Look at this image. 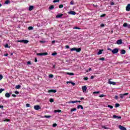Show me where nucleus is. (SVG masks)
Masks as SVG:
<instances>
[{
	"mask_svg": "<svg viewBox=\"0 0 130 130\" xmlns=\"http://www.w3.org/2000/svg\"><path fill=\"white\" fill-rule=\"evenodd\" d=\"M81 50L82 49L81 48H73L71 49V51H76L77 52H80V51H81Z\"/></svg>",
	"mask_w": 130,
	"mask_h": 130,
	"instance_id": "1",
	"label": "nucleus"
},
{
	"mask_svg": "<svg viewBox=\"0 0 130 130\" xmlns=\"http://www.w3.org/2000/svg\"><path fill=\"white\" fill-rule=\"evenodd\" d=\"M17 42H21L22 43H24L25 44H27V43L29 42V41L27 40H18Z\"/></svg>",
	"mask_w": 130,
	"mask_h": 130,
	"instance_id": "2",
	"label": "nucleus"
},
{
	"mask_svg": "<svg viewBox=\"0 0 130 130\" xmlns=\"http://www.w3.org/2000/svg\"><path fill=\"white\" fill-rule=\"evenodd\" d=\"M81 103V101H71L68 102L69 104H74V103Z\"/></svg>",
	"mask_w": 130,
	"mask_h": 130,
	"instance_id": "3",
	"label": "nucleus"
},
{
	"mask_svg": "<svg viewBox=\"0 0 130 130\" xmlns=\"http://www.w3.org/2000/svg\"><path fill=\"white\" fill-rule=\"evenodd\" d=\"M127 95H128V93H125L124 94H120L119 96L121 99H123V98L124 96H126Z\"/></svg>",
	"mask_w": 130,
	"mask_h": 130,
	"instance_id": "4",
	"label": "nucleus"
},
{
	"mask_svg": "<svg viewBox=\"0 0 130 130\" xmlns=\"http://www.w3.org/2000/svg\"><path fill=\"white\" fill-rule=\"evenodd\" d=\"M47 54H48L47 52L37 53V55H38L39 56H42L43 55H47Z\"/></svg>",
	"mask_w": 130,
	"mask_h": 130,
	"instance_id": "5",
	"label": "nucleus"
},
{
	"mask_svg": "<svg viewBox=\"0 0 130 130\" xmlns=\"http://www.w3.org/2000/svg\"><path fill=\"white\" fill-rule=\"evenodd\" d=\"M112 52L113 54H115L118 52V49L115 48L112 50Z\"/></svg>",
	"mask_w": 130,
	"mask_h": 130,
	"instance_id": "6",
	"label": "nucleus"
},
{
	"mask_svg": "<svg viewBox=\"0 0 130 130\" xmlns=\"http://www.w3.org/2000/svg\"><path fill=\"white\" fill-rule=\"evenodd\" d=\"M34 108L35 110H39V109H41V107L39 105L34 106Z\"/></svg>",
	"mask_w": 130,
	"mask_h": 130,
	"instance_id": "7",
	"label": "nucleus"
},
{
	"mask_svg": "<svg viewBox=\"0 0 130 130\" xmlns=\"http://www.w3.org/2000/svg\"><path fill=\"white\" fill-rule=\"evenodd\" d=\"M48 93H56V90L50 89L48 91Z\"/></svg>",
	"mask_w": 130,
	"mask_h": 130,
	"instance_id": "8",
	"label": "nucleus"
},
{
	"mask_svg": "<svg viewBox=\"0 0 130 130\" xmlns=\"http://www.w3.org/2000/svg\"><path fill=\"white\" fill-rule=\"evenodd\" d=\"M82 89L83 92H85L86 91H87V86H83L82 87Z\"/></svg>",
	"mask_w": 130,
	"mask_h": 130,
	"instance_id": "9",
	"label": "nucleus"
},
{
	"mask_svg": "<svg viewBox=\"0 0 130 130\" xmlns=\"http://www.w3.org/2000/svg\"><path fill=\"white\" fill-rule=\"evenodd\" d=\"M108 83L110 85H114L115 86L116 85V83L113 82V81H108Z\"/></svg>",
	"mask_w": 130,
	"mask_h": 130,
	"instance_id": "10",
	"label": "nucleus"
},
{
	"mask_svg": "<svg viewBox=\"0 0 130 130\" xmlns=\"http://www.w3.org/2000/svg\"><path fill=\"white\" fill-rule=\"evenodd\" d=\"M117 44L120 45L122 44V40H118L116 42Z\"/></svg>",
	"mask_w": 130,
	"mask_h": 130,
	"instance_id": "11",
	"label": "nucleus"
},
{
	"mask_svg": "<svg viewBox=\"0 0 130 130\" xmlns=\"http://www.w3.org/2000/svg\"><path fill=\"white\" fill-rule=\"evenodd\" d=\"M119 128L121 130H126V128L124 127L123 126L121 125H119Z\"/></svg>",
	"mask_w": 130,
	"mask_h": 130,
	"instance_id": "12",
	"label": "nucleus"
},
{
	"mask_svg": "<svg viewBox=\"0 0 130 130\" xmlns=\"http://www.w3.org/2000/svg\"><path fill=\"white\" fill-rule=\"evenodd\" d=\"M126 11L129 12L130 11V4H128L126 7Z\"/></svg>",
	"mask_w": 130,
	"mask_h": 130,
	"instance_id": "13",
	"label": "nucleus"
},
{
	"mask_svg": "<svg viewBox=\"0 0 130 130\" xmlns=\"http://www.w3.org/2000/svg\"><path fill=\"white\" fill-rule=\"evenodd\" d=\"M80 108H81L82 110L84 109V107L81 105H79L77 106V109H80Z\"/></svg>",
	"mask_w": 130,
	"mask_h": 130,
	"instance_id": "14",
	"label": "nucleus"
},
{
	"mask_svg": "<svg viewBox=\"0 0 130 130\" xmlns=\"http://www.w3.org/2000/svg\"><path fill=\"white\" fill-rule=\"evenodd\" d=\"M5 96L7 98H10V97L11 96V94L9 92H7L5 94Z\"/></svg>",
	"mask_w": 130,
	"mask_h": 130,
	"instance_id": "15",
	"label": "nucleus"
},
{
	"mask_svg": "<svg viewBox=\"0 0 130 130\" xmlns=\"http://www.w3.org/2000/svg\"><path fill=\"white\" fill-rule=\"evenodd\" d=\"M68 14H70V15H76V12L75 11H70L68 12Z\"/></svg>",
	"mask_w": 130,
	"mask_h": 130,
	"instance_id": "16",
	"label": "nucleus"
},
{
	"mask_svg": "<svg viewBox=\"0 0 130 130\" xmlns=\"http://www.w3.org/2000/svg\"><path fill=\"white\" fill-rule=\"evenodd\" d=\"M66 74L69 75V76H75V74H74L73 73L67 72V73H66Z\"/></svg>",
	"mask_w": 130,
	"mask_h": 130,
	"instance_id": "17",
	"label": "nucleus"
},
{
	"mask_svg": "<svg viewBox=\"0 0 130 130\" xmlns=\"http://www.w3.org/2000/svg\"><path fill=\"white\" fill-rule=\"evenodd\" d=\"M63 16L62 14H58L56 15V18H61Z\"/></svg>",
	"mask_w": 130,
	"mask_h": 130,
	"instance_id": "18",
	"label": "nucleus"
},
{
	"mask_svg": "<svg viewBox=\"0 0 130 130\" xmlns=\"http://www.w3.org/2000/svg\"><path fill=\"white\" fill-rule=\"evenodd\" d=\"M54 112L55 113H60V112H61V110H54Z\"/></svg>",
	"mask_w": 130,
	"mask_h": 130,
	"instance_id": "19",
	"label": "nucleus"
},
{
	"mask_svg": "<svg viewBox=\"0 0 130 130\" xmlns=\"http://www.w3.org/2000/svg\"><path fill=\"white\" fill-rule=\"evenodd\" d=\"M9 4H11V1L9 0H7L5 3V5H9Z\"/></svg>",
	"mask_w": 130,
	"mask_h": 130,
	"instance_id": "20",
	"label": "nucleus"
},
{
	"mask_svg": "<svg viewBox=\"0 0 130 130\" xmlns=\"http://www.w3.org/2000/svg\"><path fill=\"white\" fill-rule=\"evenodd\" d=\"M34 9V6H30L28 9L29 11H32Z\"/></svg>",
	"mask_w": 130,
	"mask_h": 130,
	"instance_id": "21",
	"label": "nucleus"
},
{
	"mask_svg": "<svg viewBox=\"0 0 130 130\" xmlns=\"http://www.w3.org/2000/svg\"><path fill=\"white\" fill-rule=\"evenodd\" d=\"M120 54H125V50H121Z\"/></svg>",
	"mask_w": 130,
	"mask_h": 130,
	"instance_id": "22",
	"label": "nucleus"
},
{
	"mask_svg": "<svg viewBox=\"0 0 130 130\" xmlns=\"http://www.w3.org/2000/svg\"><path fill=\"white\" fill-rule=\"evenodd\" d=\"M102 51H103V50H100L98 52V55H99L100 54H102Z\"/></svg>",
	"mask_w": 130,
	"mask_h": 130,
	"instance_id": "23",
	"label": "nucleus"
},
{
	"mask_svg": "<svg viewBox=\"0 0 130 130\" xmlns=\"http://www.w3.org/2000/svg\"><path fill=\"white\" fill-rule=\"evenodd\" d=\"M53 9H54V6H53V5H51V6L49 8V10H53Z\"/></svg>",
	"mask_w": 130,
	"mask_h": 130,
	"instance_id": "24",
	"label": "nucleus"
},
{
	"mask_svg": "<svg viewBox=\"0 0 130 130\" xmlns=\"http://www.w3.org/2000/svg\"><path fill=\"white\" fill-rule=\"evenodd\" d=\"M44 117L45 118H50V117H51V116H50V115H45L44 116Z\"/></svg>",
	"mask_w": 130,
	"mask_h": 130,
	"instance_id": "25",
	"label": "nucleus"
},
{
	"mask_svg": "<svg viewBox=\"0 0 130 130\" xmlns=\"http://www.w3.org/2000/svg\"><path fill=\"white\" fill-rule=\"evenodd\" d=\"M21 88V85H17L16 86V89H20Z\"/></svg>",
	"mask_w": 130,
	"mask_h": 130,
	"instance_id": "26",
	"label": "nucleus"
},
{
	"mask_svg": "<svg viewBox=\"0 0 130 130\" xmlns=\"http://www.w3.org/2000/svg\"><path fill=\"white\" fill-rule=\"evenodd\" d=\"M77 111V109L76 108H74L71 110V112H73V111Z\"/></svg>",
	"mask_w": 130,
	"mask_h": 130,
	"instance_id": "27",
	"label": "nucleus"
},
{
	"mask_svg": "<svg viewBox=\"0 0 130 130\" xmlns=\"http://www.w3.org/2000/svg\"><path fill=\"white\" fill-rule=\"evenodd\" d=\"M99 60H102V61L105 60V58L104 57L100 58L99 59Z\"/></svg>",
	"mask_w": 130,
	"mask_h": 130,
	"instance_id": "28",
	"label": "nucleus"
},
{
	"mask_svg": "<svg viewBox=\"0 0 130 130\" xmlns=\"http://www.w3.org/2000/svg\"><path fill=\"white\" fill-rule=\"evenodd\" d=\"M5 47L6 48H10V47L9 46V45L8 44H6L5 46Z\"/></svg>",
	"mask_w": 130,
	"mask_h": 130,
	"instance_id": "29",
	"label": "nucleus"
},
{
	"mask_svg": "<svg viewBox=\"0 0 130 130\" xmlns=\"http://www.w3.org/2000/svg\"><path fill=\"white\" fill-rule=\"evenodd\" d=\"M119 104H115V107H119Z\"/></svg>",
	"mask_w": 130,
	"mask_h": 130,
	"instance_id": "30",
	"label": "nucleus"
},
{
	"mask_svg": "<svg viewBox=\"0 0 130 130\" xmlns=\"http://www.w3.org/2000/svg\"><path fill=\"white\" fill-rule=\"evenodd\" d=\"M108 107H109V108H110L111 109H112V108H113V106L109 105L108 106Z\"/></svg>",
	"mask_w": 130,
	"mask_h": 130,
	"instance_id": "31",
	"label": "nucleus"
},
{
	"mask_svg": "<svg viewBox=\"0 0 130 130\" xmlns=\"http://www.w3.org/2000/svg\"><path fill=\"white\" fill-rule=\"evenodd\" d=\"M99 93H100V91H94L93 94H99Z\"/></svg>",
	"mask_w": 130,
	"mask_h": 130,
	"instance_id": "32",
	"label": "nucleus"
},
{
	"mask_svg": "<svg viewBox=\"0 0 130 130\" xmlns=\"http://www.w3.org/2000/svg\"><path fill=\"white\" fill-rule=\"evenodd\" d=\"M102 128H104L105 129H108V127H107L105 126H103Z\"/></svg>",
	"mask_w": 130,
	"mask_h": 130,
	"instance_id": "33",
	"label": "nucleus"
},
{
	"mask_svg": "<svg viewBox=\"0 0 130 130\" xmlns=\"http://www.w3.org/2000/svg\"><path fill=\"white\" fill-rule=\"evenodd\" d=\"M59 0H54L53 1V3H59Z\"/></svg>",
	"mask_w": 130,
	"mask_h": 130,
	"instance_id": "34",
	"label": "nucleus"
},
{
	"mask_svg": "<svg viewBox=\"0 0 130 130\" xmlns=\"http://www.w3.org/2000/svg\"><path fill=\"white\" fill-rule=\"evenodd\" d=\"M3 78H4V76H3V75L2 74L0 75V81H1V80H3Z\"/></svg>",
	"mask_w": 130,
	"mask_h": 130,
	"instance_id": "35",
	"label": "nucleus"
},
{
	"mask_svg": "<svg viewBox=\"0 0 130 130\" xmlns=\"http://www.w3.org/2000/svg\"><path fill=\"white\" fill-rule=\"evenodd\" d=\"M59 9H62L63 8V5H60L59 6Z\"/></svg>",
	"mask_w": 130,
	"mask_h": 130,
	"instance_id": "36",
	"label": "nucleus"
},
{
	"mask_svg": "<svg viewBox=\"0 0 130 130\" xmlns=\"http://www.w3.org/2000/svg\"><path fill=\"white\" fill-rule=\"evenodd\" d=\"M28 30H33V27L29 26L28 27Z\"/></svg>",
	"mask_w": 130,
	"mask_h": 130,
	"instance_id": "37",
	"label": "nucleus"
},
{
	"mask_svg": "<svg viewBox=\"0 0 130 130\" xmlns=\"http://www.w3.org/2000/svg\"><path fill=\"white\" fill-rule=\"evenodd\" d=\"M123 27H127V23H124L123 25Z\"/></svg>",
	"mask_w": 130,
	"mask_h": 130,
	"instance_id": "38",
	"label": "nucleus"
},
{
	"mask_svg": "<svg viewBox=\"0 0 130 130\" xmlns=\"http://www.w3.org/2000/svg\"><path fill=\"white\" fill-rule=\"evenodd\" d=\"M105 16H106V14H103V15H101V18H103V17H105Z\"/></svg>",
	"mask_w": 130,
	"mask_h": 130,
	"instance_id": "39",
	"label": "nucleus"
},
{
	"mask_svg": "<svg viewBox=\"0 0 130 130\" xmlns=\"http://www.w3.org/2000/svg\"><path fill=\"white\" fill-rule=\"evenodd\" d=\"M99 97H100L101 98H102V97H105V95L104 94H101Z\"/></svg>",
	"mask_w": 130,
	"mask_h": 130,
	"instance_id": "40",
	"label": "nucleus"
},
{
	"mask_svg": "<svg viewBox=\"0 0 130 130\" xmlns=\"http://www.w3.org/2000/svg\"><path fill=\"white\" fill-rule=\"evenodd\" d=\"M3 91H5V89H3V88L0 89V93H2Z\"/></svg>",
	"mask_w": 130,
	"mask_h": 130,
	"instance_id": "41",
	"label": "nucleus"
},
{
	"mask_svg": "<svg viewBox=\"0 0 130 130\" xmlns=\"http://www.w3.org/2000/svg\"><path fill=\"white\" fill-rule=\"evenodd\" d=\"M49 78H53V75H52V74H50V75H49Z\"/></svg>",
	"mask_w": 130,
	"mask_h": 130,
	"instance_id": "42",
	"label": "nucleus"
},
{
	"mask_svg": "<svg viewBox=\"0 0 130 130\" xmlns=\"http://www.w3.org/2000/svg\"><path fill=\"white\" fill-rule=\"evenodd\" d=\"M57 125V124L56 123H54L52 125L53 127H55V126H56Z\"/></svg>",
	"mask_w": 130,
	"mask_h": 130,
	"instance_id": "43",
	"label": "nucleus"
},
{
	"mask_svg": "<svg viewBox=\"0 0 130 130\" xmlns=\"http://www.w3.org/2000/svg\"><path fill=\"white\" fill-rule=\"evenodd\" d=\"M56 54H57V53L56 52L52 53V55H53V56L56 55Z\"/></svg>",
	"mask_w": 130,
	"mask_h": 130,
	"instance_id": "44",
	"label": "nucleus"
},
{
	"mask_svg": "<svg viewBox=\"0 0 130 130\" xmlns=\"http://www.w3.org/2000/svg\"><path fill=\"white\" fill-rule=\"evenodd\" d=\"M84 79L85 81H87V80H89V78L88 77H84Z\"/></svg>",
	"mask_w": 130,
	"mask_h": 130,
	"instance_id": "45",
	"label": "nucleus"
},
{
	"mask_svg": "<svg viewBox=\"0 0 130 130\" xmlns=\"http://www.w3.org/2000/svg\"><path fill=\"white\" fill-rule=\"evenodd\" d=\"M74 29H78V30L81 29V28L80 27H75L74 28Z\"/></svg>",
	"mask_w": 130,
	"mask_h": 130,
	"instance_id": "46",
	"label": "nucleus"
},
{
	"mask_svg": "<svg viewBox=\"0 0 130 130\" xmlns=\"http://www.w3.org/2000/svg\"><path fill=\"white\" fill-rule=\"evenodd\" d=\"M115 99H116V100H117L118 99V96L115 95Z\"/></svg>",
	"mask_w": 130,
	"mask_h": 130,
	"instance_id": "47",
	"label": "nucleus"
},
{
	"mask_svg": "<svg viewBox=\"0 0 130 130\" xmlns=\"http://www.w3.org/2000/svg\"><path fill=\"white\" fill-rule=\"evenodd\" d=\"M70 84H72V85H73V86H75V85H76V83L73 82L71 81V83Z\"/></svg>",
	"mask_w": 130,
	"mask_h": 130,
	"instance_id": "48",
	"label": "nucleus"
},
{
	"mask_svg": "<svg viewBox=\"0 0 130 130\" xmlns=\"http://www.w3.org/2000/svg\"><path fill=\"white\" fill-rule=\"evenodd\" d=\"M70 5H74V1H71Z\"/></svg>",
	"mask_w": 130,
	"mask_h": 130,
	"instance_id": "49",
	"label": "nucleus"
},
{
	"mask_svg": "<svg viewBox=\"0 0 130 130\" xmlns=\"http://www.w3.org/2000/svg\"><path fill=\"white\" fill-rule=\"evenodd\" d=\"M26 107H30V104H26Z\"/></svg>",
	"mask_w": 130,
	"mask_h": 130,
	"instance_id": "50",
	"label": "nucleus"
},
{
	"mask_svg": "<svg viewBox=\"0 0 130 130\" xmlns=\"http://www.w3.org/2000/svg\"><path fill=\"white\" fill-rule=\"evenodd\" d=\"M0 108H1L2 110H4V106L0 105Z\"/></svg>",
	"mask_w": 130,
	"mask_h": 130,
	"instance_id": "51",
	"label": "nucleus"
},
{
	"mask_svg": "<svg viewBox=\"0 0 130 130\" xmlns=\"http://www.w3.org/2000/svg\"><path fill=\"white\" fill-rule=\"evenodd\" d=\"M113 118H117V116H116V115H113Z\"/></svg>",
	"mask_w": 130,
	"mask_h": 130,
	"instance_id": "52",
	"label": "nucleus"
},
{
	"mask_svg": "<svg viewBox=\"0 0 130 130\" xmlns=\"http://www.w3.org/2000/svg\"><path fill=\"white\" fill-rule=\"evenodd\" d=\"M111 6H114V3L113 2H111L110 3Z\"/></svg>",
	"mask_w": 130,
	"mask_h": 130,
	"instance_id": "53",
	"label": "nucleus"
},
{
	"mask_svg": "<svg viewBox=\"0 0 130 130\" xmlns=\"http://www.w3.org/2000/svg\"><path fill=\"white\" fill-rule=\"evenodd\" d=\"M53 99H50V102H53Z\"/></svg>",
	"mask_w": 130,
	"mask_h": 130,
	"instance_id": "54",
	"label": "nucleus"
},
{
	"mask_svg": "<svg viewBox=\"0 0 130 130\" xmlns=\"http://www.w3.org/2000/svg\"><path fill=\"white\" fill-rule=\"evenodd\" d=\"M66 48H67V49L70 48V46H69V45L66 46Z\"/></svg>",
	"mask_w": 130,
	"mask_h": 130,
	"instance_id": "55",
	"label": "nucleus"
},
{
	"mask_svg": "<svg viewBox=\"0 0 130 130\" xmlns=\"http://www.w3.org/2000/svg\"><path fill=\"white\" fill-rule=\"evenodd\" d=\"M107 50H110V51H112V49H110V48H108L107 49Z\"/></svg>",
	"mask_w": 130,
	"mask_h": 130,
	"instance_id": "56",
	"label": "nucleus"
},
{
	"mask_svg": "<svg viewBox=\"0 0 130 130\" xmlns=\"http://www.w3.org/2000/svg\"><path fill=\"white\" fill-rule=\"evenodd\" d=\"M117 118H118V119H120V118H121V116H117Z\"/></svg>",
	"mask_w": 130,
	"mask_h": 130,
	"instance_id": "57",
	"label": "nucleus"
},
{
	"mask_svg": "<svg viewBox=\"0 0 130 130\" xmlns=\"http://www.w3.org/2000/svg\"><path fill=\"white\" fill-rule=\"evenodd\" d=\"M27 64H31V62L29 61H27Z\"/></svg>",
	"mask_w": 130,
	"mask_h": 130,
	"instance_id": "58",
	"label": "nucleus"
},
{
	"mask_svg": "<svg viewBox=\"0 0 130 130\" xmlns=\"http://www.w3.org/2000/svg\"><path fill=\"white\" fill-rule=\"evenodd\" d=\"M15 94H19V91H16L15 92Z\"/></svg>",
	"mask_w": 130,
	"mask_h": 130,
	"instance_id": "59",
	"label": "nucleus"
},
{
	"mask_svg": "<svg viewBox=\"0 0 130 130\" xmlns=\"http://www.w3.org/2000/svg\"><path fill=\"white\" fill-rule=\"evenodd\" d=\"M8 55H9L8 53L4 54V56H8Z\"/></svg>",
	"mask_w": 130,
	"mask_h": 130,
	"instance_id": "60",
	"label": "nucleus"
},
{
	"mask_svg": "<svg viewBox=\"0 0 130 130\" xmlns=\"http://www.w3.org/2000/svg\"><path fill=\"white\" fill-rule=\"evenodd\" d=\"M80 100H84V98H79Z\"/></svg>",
	"mask_w": 130,
	"mask_h": 130,
	"instance_id": "61",
	"label": "nucleus"
},
{
	"mask_svg": "<svg viewBox=\"0 0 130 130\" xmlns=\"http://www.w3.org/2000/svg\"><path fill=\"white\" fill-rule=\"evenodd\" d=\"M71 83V81H67V84H70Z\"/></svg>",
	"mask_w": 130,
	"mask_h": 130,
	"instance_id": "62",
	"label": "nucleus"
},
{
	"mask_svg": "<svg viewBox=\"0 0 130 130\" xmlns=\"http://www.w3.org/2000/svg\"><path fill=\"white\" fill-rule=\"evenodd\" d=\"M13 97H16L17 95L16 94H12Z\"/></svg>",
	"mask_w": 130,
	"mask_h": 130,
	"instance_id": "63",
	"label": "nucleus"
},
{
	"mask_svg": "<svg viewBox=\"0 0 130 130\" xmlns=\"http://www.w3.org/2000/svg\"><path fill=\"white\" fill-rule=\"evenodd\" d=\"M90 79H94V76H91L90 77Z\"/></svg>",
	"mask_w": 130,
	"mask_h": 130,
	"instance_id": "64",
	"label": "nucleus"
}]
</instances>
